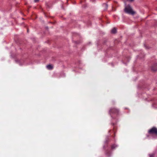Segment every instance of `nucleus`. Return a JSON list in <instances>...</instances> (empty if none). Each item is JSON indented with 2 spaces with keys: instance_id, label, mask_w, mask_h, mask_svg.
<instances>
[{
  "instance_id": "5",
  "label": "nucleus",
  "mask_w": 157,
  "mask_h": 157,
  "mask_svg": "<svg viewBox=\"0 0 157 157\" xmlns=\"http://www.w3.org/2000/svg\"><path fill=\"white\" fill-rule=\"evenodd\" d=\"M46 67L48 69L50 70H52L53 68V66L52 65H47L46 66Z\"/></svg>"
},
{
  "instance_id": "2",
  "label": "nucleus",
  "mask_w": 157,
  "mask_h": 157,
  "mask_svg": "<svg viewBox=\"0 0 157 157\" xmlns=\"http://www.w3.org/2000/svg\"><path fill=\"white\" fill-rule=\"evenodd\" d=\"M148 133L149 134H157V129L155 127L152 128L148 131Z\"/></svg>"
},
{
  "instance_id": "10",
  "label": "nucleus",
  "mask_w": 157,
  "mask_h": 157,
  "mask_svg": "<svg viewBox=\"0 0 157 157\" xmlns=\"http://www.w3.org/2000/svg\"><path fill=\"white\" fill-rule=\"evenodd\" d=\"M38 1H39V0H34V2H37Z\"/></svg>"
},
{
  "instance_id": "3",
  "label": "nucleus",
  "mask_w": 157,
  "mask_h": 157,
  "mask_svg": "<svg viewBox=\"0 0 157 157\" xmlns=\"http://www.w3.org/2000/svg\"><path fill=\"white\" fill-rule=\"evenodd\" d=\"M119 110L113 108H111L109 111L110 114L111 115L112 113L117 114L118 113Z\"/></svg>"
},
{
  "instance_id": "8",
  "label": "nucleus",
  "mask_w": 157,
  "mask_h": 157,
  "mask_svg": "<svg viewBox=\"0 0 157 157\" xmlns=\"http://www.w3.org/2000/svg\"><path fill=\"white\" fill-rule=\"evenodd\" d=\"M117 147V146L115 144H114L112 146V149H114Z\"/></svg>"
},
{
  "instance_id": "7",
  "label": "nucleus",
  "mask_w": 157,
  "mask_h": 157,
  "mask_svg": "<svg viewBox=\"0 0 157 157\" xmlns=\"http://www.w3.org/2000/svg\"><path fill=\"white\" fill-rule=\"evenodd\" d=\"M103 7H104L105 8V10L106 9L108 8V5H107V4H105V3L103 4Z\"/></svg>"
},
{
  "instance_id": "1",
  "label": "nucleus",
  "mask_w": 157,
  "mask_h": 157,
  "mask_svg": "<svg viewBox=\"0 0 157 157\" xmlns=\"http://www.w3.org/2000/svg\"><path fill=\"white\" fill-rule=\"evenodd\" d=\"M124 11L126 13L132 15H134L135 13V12L133 10L132 7L129 5L125 6Z\"/></svg>"
},
{
  "instance_id": "4",
  "label": "nucleus",
  "mask_w": 157,
  "mask_h": 157,
  "mask_svg": "<svg viewBox=\"0 0 157 157\" xmlns=\"http://www.w3.org/2000/svg\"><path fill=\"white\" fill-rule=\"evenodd\" d=\"M151 69L152 71H157V63L153 64L152 67Z\"/></svg>"
},
{
  "instance_id": "6",
  "label": "nucleus",
  "mask_w": 157,
  "mask_h": 157,
  "mask_svg": "<svg viewBox=\"0 0 157 157\" xmlns=\"http://www.w3.org/2000/svg\"><path fill=\"white\" fill-rule=\"evenodd\" d=\"M117 32V30L115 28H113L111 30V33H115Z\"/></svg>"
},
{
  "instance_id": "9",
  "label": "nucleus",
  "mask_w": 157,
  "mask_h": 157,
  "mask_svg": "<svg viewBox=\"0 0 157 157\" xmlns=\"http://www.w3.org/2000/svg\"><path fill=\"white\" fill-rule=\"evenodd\" d=\"M149 157H154L153 155H149Z\"/></svg>"
}]
</instances>
